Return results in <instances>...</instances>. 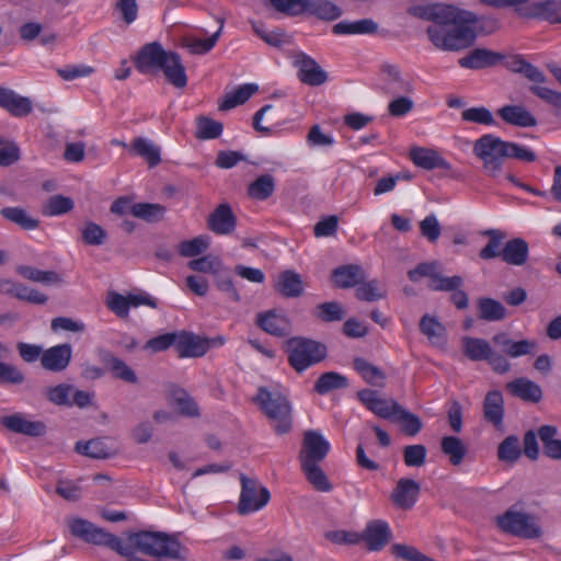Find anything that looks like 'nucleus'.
Instances as JSON below:
<instances>
[{
	"mask_svg": "<svg viewBox=\"0 0 561 561\" xmlns=\"http://www.w3.org/2000/svg\"><path fill=\"white\" fill-rule=\"evenodd\" d=\"M419 15L430 21L426 34L439 50L460 51L477 38L479 18L471 11L451 4H433L419 9Z\"/></svg>",
	"mask_w": 561,
	"mask_h": 561,
	"instance_id": "obj_1",
	"label": "nucleus"
},
{
	"mask_svg": "<svg viewBox=\"0 0 561 561\" xmlns=\"http://www.w3.org/2000/svg\"><path fill=\"white\" fill-rule=\"evenodd\" d=\"M127 542L124 546H129L135 558H139L136 551H139L149 557L156 558H170L175 560H183L181 556L182 546L172 536L161 531H127L125 533Z\"/></svg>",
	"mask_w": 561,
	"mask_h": 561,
	"instance_id": "obj_2",
	"label": "nucleus"
},
{
	"mask_svg": "<svg viewBox=\"0 0 561 561\" xmlns=\"http://www.w3.org/2000/svg\"><path fill=\"white\" fill-rule=\"evenodd\" d=\"M254 402L271 421L277 435H284L293 427V408L288 398L277 390L260 387Z\"/></svg>",
	"mask_w": 561,
	"mask_h": 561,
	"instance_id": "obj_3",
	"label": "nucleus"
},
{
	"mask_svg": "<svg viewBox=\"0 0 561 561\" xmlns=\"http://www.w3.org/2000/svg\"><path fill=\"white\" fill-rule=\"evenodd\" d=\"M473 153L482 160L484 172L496 178L507 158L506 141L492 134L483 135L474 141Z\"/></svg>",
	"mask_w": 561,
	"mask_h": 561,
	"instance_id": "obj_4",
	"label": "nucleus"
},
{
	"mask_svg": "<svg viewBox=\"0 0 561 561\" xmlns=\"http://www.w3.org/2000/svg\"><path fill=\"white\" fill-rule=\"evenodd\" d=\"M325 356L327 347L322 343L306 337H293L288 341V362L297 373L320 363Z\"/></svg>",
	"mask_w": 561,
	"mask_h": 561,
	"instance_id": "obj_5",
	"label": "nucleus"
},
{
	"mask_svg": "<svg viewBox=\"0 0 561 561\" xmlns=\"http://www.w3.org/2000/svg\"><path fill=\"white\" fill-rule=\"evenodd\" d=\"M496 525L502 531L520 538L534 539L542 535L531 515L512 508L496 517Z\"/></svg>",
	"mask_w": 561,
	"mask_h": 561,
	"instance_id": "obj_6",
	"label": "nucleus"
},
{
	"mask_svg": "<svg viewBox=\"0 0 561 561\" xmlns=\"http://www.w3.org/2000/svg\"><path fill=\"white\" fill-rule=\"evenodd\" d=\"M241 493L238 503V513L247 515L263 508L270 501V491L260 484L256 479L240 474Z\"/></svg>",
	"mask_w": 561,
	"mask_h": 561,
	"instance_id": "obj_7",
	"label": "nucleus"
},
{
	"mask_svg": "<svg viewBox=\"0 0 561 561\" xmlns=\"http://www.w3.org/2000/svg\"><path fill=\"white\" fill-rule=\"evenodd\" d=\"M330 451V443L321 433L308 430L304 433L302 447L299 453L301 465L319 463Z\"/></svg>",
	"mask_w": 561,
	"mask_h": 561,
	"instance_id": "obj_8",
	"label": "nucleus"
},
{
	"mask_svg": "<svg viewBox=\"0 0 561 561\" xmlns=\"http://www.w3.org/2000/svg\"><path fill=\"white\" fill-rule=\"evenodd\" d=\"M358 400L377 416L394 421L398 411L401 408L394 399L381 398L376 390L363 389L357 392Z\"/></svg>",
	"mask_w": 561,
	"mask_h": 561,
	"instance_id": "obj_9",
	"label": "nucleus"
},
{
	"mask_svg": "<svg viewBox=\"0 0 561 561\" xmlns=\"http://www.w3.org/2000/svg\"><path fill=\"white\" fill-rule=\"evenodd\" d=\"M170 53L164 50L158 42L146 44L135 58V67L144 75L156 73L161 69Z\"/></svg>",
	"mask_w": 561,
	"mask_h": 561,
	"instance_id": "obj_10",
	"label": "nucleus"
},
{
	"mask_svg": "<svg viewBox=\"0 0 561 561\" xmlns=\"http://www.w3.org/2000/svg\"><path fill=\"white\" fill-rule=\"evenodd\" d=\"M392 533L387 522L374 519L367 523L359 534V541H364L370 551H380L391 540Z\"/></svg>",
	"mask_w": 561,
	"mask_h": 561,
	"instance_id": "obj_11",
	"label": "nucleus"
},
{
	"mask_svg": "<svg viewBox=\"0 0 561 561\" xmlns=\"http://www.w3.org/2000/svg\"><path fill=\"white\" fill-rule=\"evenodd\" d=\"M0 424L9 432L30 437H39L46 433V425L42 421L27 420L21 412L2 416Z\"/></svg>",
	"mask_w": 561,
	"mask_h": 561,
	"instance_id": "obj_12",
	"label": "nucleus"
},
{
	"mask_svg": "<svg viewBox=\"0 0 561 561\" xmlns=\"http://www.w3.org/2000/svg\"><path fill=\"white\" fill-rule=\"evenodd\" d=\"M505 56L488 48H474L458 60L460 67L471 70L492 68L501 64Z\"/></svg>",
	"mask_w": 561,
	"mask_h": 561,
	"instance_id": "obj_13",
	"label": "nucleus"
},
{
	"mask_svg": "<svg viewBox=\"0 0 561 561\" xmlns=\"http://www.w3.org/2000/svg\"><path fill=\"white\" fill-rule=\"evenodd\" d=\"M295 66L298 68L299 80L308 85L318 87L328 80L327 72L319 64L306 54L296 56Z\"/></svg>",
	"mask_w": 561,
	"mask_h": 561,
	"instance_id": "obj_14",
	"label": "nucleus"
},
{
	"mask_svg": "<svg viewBox=\"0 0 561 561\" xmlns=\"http://www.w3.org/2000/svg\"><path fill=\"white\" fill-rule=\"evenodd\" d=\"M518 13L527 19H539L549 23H561V0H546L534 2L518 10Z\"/></svg>",
	"mask_w": 561,
	"mask_h": 561,
	"instance_id": "obj_15",
	"label": "nucleus"
},
{
	"mask_svg": "<svg viewBox=\"0 0 561 561\" xmlns=\"http://www.w3.org/2000/svg\"><path fill=\"white\" fill-rule=\"evenodd\" d=\"M98 356L113 378L133 385L138 382V378L134 369L123 359L116 357L112 352L100 348L98 350Z\"/></svg>",
	"mask_w": 561,
	"mask_h": 561,
	"instance_id": "obj_16",
	"label": "nucleus"
},
{
	"mask_svg": "<svg viewBox=\"0 0 561 561\" xmlns=\"http://www.w3.org/2000/svg\"><path fill=\"white\" fill-rule=\"evenodd\" d=\"M492 342L494 345L499 346L504 354L512 358L533 355L537 350V342L535 340L525 339L513 341L505 332L494 334Z\"/></svg>",
	"mask_w": 561,
	"mask_h": 561,
	"instance_id": "obj_17",
	"label": "nucleus"
},
{
	"mask_svg": "<svg viewBox=\"0 0 561 561\" xmlns=\"http://www.w3.org/2000/svg\"><path fill=\"white\" fill-rule=\"evenodd\" d=\"M383 76V91L390 95L411 94L414 92V85L411 80L402 76L400 69L390 64L381 66Z\"/></svg>",
	"mask_w": 561,
	"mask_h": 561,
	"instance_id": "obj_18",
	"label": "nucleus"
},
{
	"mask_svg": "<svg viewBox=\"0 0 561 561\" xmlns=\"http://www.w3.org/2000/svg\"><path fill=\"white\" fill-rule=\"evenodd\" d=\"M71 356V345L68 343L59 344L44 351L41 356V365L46 370L59 373L68 367Z\"/></svg>",
	"mask_w": 561,
	"mask_h": 561,
	"instance_id": "obj_19",
	"label": "nucleus"
},
{
	"mask_svg": "<svg viewBox=\"0 0 561 561\" xmlns=\"http://www.w3.org/2000/svg\"><path fill=\"white\" fill-rule=\"evenodd\" d=\"M420 490V484L416 481L402 478L398 481L390 499L397 507L408 511L416 503Z\"/></svg>",
	"mask_w": 561,
	"mask_h": 561,
	"instance_id": "obj_20",
	"label": "nucleus"
},
{
	"mask_svg": "<svg viewBox=\"0 0 561 561\" xmlns=\"http://www.w3.org/2000/svg\"><path fill=\"white\" fill-rule=\"evenodd\" d=\"M237 225L236 216L229 204L218 205L208 216L207 227L216 234H229Z\"/></svg>",
	"mask_w": 561,
	"mask_h": 561,
	"instance_id": "obj_21",
	"label": "nucleus"
},
{
	"mask_svg": "<svg viewBox=\"0 0 561 561\" xmlns=\"http://www.w3.org/2000/svg\"><path fill=\"white\" fill-rule=\"evenodd\" d=\"M256 324L266 333L274 336H286L290 333V323L285 314L274 310L261 312L256 316Z\"/></svg>",
	"mask_w": 561,
	"mask_h": 561,
	"instance_id": "obj_22",
	"label": "nucleus"
},
{
	"mask_svg": "<svg viewBox=\"0 0 561 561\" xmlns=\"http://www.w3.org/2000/svg\"><path fill=\"white\" fill-rule=\"evenodd\" d=\"M506 390L523 401L538 403L542 399V390L538 383L519 377L506 383Z\"/></svg>",
	"mask_w": 561,
	"mask_h": 561,
	"instance_id": "obj_23",
	"label": "nucleus"
},
{
	"mask_svg": "<svg viewBox=\"0 0 561 561\" xmlns=\"http://www.w3.org/2000/svg\"><path fill=\"white\" fill-rule=\"evenodd\" d=\"M0 107L7 110L13 116L22 117L32 112L33 103L28 98L0 87Z\"/></svg>",
	"mask_w": 561,
	"mask_h": 561,
	"instance_id": "obj_24",
	"label": "nucleus"
},
{
	"mask_svg": "<svg viewBox=\"0 0 561 561\" xmlns=\"http://www.w3.org/2000/svg\"><path fill=\"white\" fill-rule=\"evenodd\" d=\"M208 350V342L192 333L183 332L176 336L175 351L179 357H201Z\"/></svg>",
	"mask_w": 561,
	"mask_h": 561,
	"instance_id": "obj_25",
	"label": "nucleus"
},
{
	"mask_svg": "<svg viewBox=\"0 0 561 561\" xmlns=\"http://www.w3.org/2000/svg\"><path fill=\"white\" fill-rule=\"evenodd\" d=\"M160 70L173 87L178 89L186 87L187 76L179 54L171 51Z\"/></svg>",
	"mask_w": 561,
	"mask_h": 561,
	"instance_id": "obj_26",
	"label": "nucleus"
},
{
	"mask_svg": "<svg viewBox=\"0 0 561 561\" xmlns=\"http://www.w3.org/2000/svg\"><path fill=\"white\" fill-rule=\"evenodd\" d=\"M529 255V247L523 238H513L508 240L501 252L502 261L508 265L522 266Z\"/></svg>",
	"mask_w": 561,
	"mask_h": 561,
	"instance_id": "obj_27",
	"label": "nucleus"
},
{
	"mask_svg": "<svg viewBox=\"0 0 561 561\" xmlns=\"http://www.w3.org/2000/svg\"><path fill=\"white\" fill-rule=\"evenodd\" d=\"M497 115L507 124L518 127H534L536 117L523 105H505L497 110Z\"/></svg>",
	"mask_w": 561,
	"mask_h": 561,
	"instance_id": "obj_28",
	"label": "nucleus"
},
{
	"mask_svg": "<svg viewBox=\"0 0 561 561\" xmlns=\"http://www.w3.org/2000/svg\"><path fill=\"white\" fill-rule=\"evenodd\" d=\"M332 277L334 284L339 288H351L366 279V274L362 266L357 264H347L333 270Z\"/></svg>",
	"mask_w": 561,
	"mask_h": 561,
	"instance_id": "obj_29",
	"label": "nucleus"
},
{
	"mask_svg": "<svg viewBox=\"0 0 561 561\" xmlns=\"http://www.w3.org/2000/svg\"><path fill=\"white\" fill-rule=\"evenodd\" d=\"M483 415L485 421L500 427L504 417V400L500 391L493 390L485 394L483 400Z\"/></svg>",
	"mask_w": 561,
	"mask_h": 561,
	"instance_id": "obj_30",
	"label": "nucleus"
},
{
	"mask_svg": "<svg viewBox=\"0 0 561 561\" xmlns=\"http://www.w3.org/2000/svg\"><path fill=\"white\" fill-rule=\"evenodd\" d=\"M275 290L286 298H296L302 295L304 285L299 274L291 270L282 272L275 284Z\"/></svg>",
	"mask_w": 561,
	"mask_h": 561,
	"instance_id": "obj_31",
	"label": "nucleus"
},
{
	"mask_svg": "<svg viewBox=\"0 0 561 561\" xmlns=\"http://www.w3.org/2000/svg\"><path fill=\"white\" fill-rule=\"evenodd\" d=\"M378 24L373 19L357 21H341L333 25L332 32L336 35H366L376 34Z\"/></svg>",
	"mask_w": 561,
	"mask_h": 561,
	"instance_id": "obj_32",
	"label": "nucleus"
},
{
	"mask_svg": "<svg viewBox=\"0 0 561 561\" xmlns=\"http://www.w3.org/2000/svg\"><path fill=\"white\" fill-rule=\"evenodd\" d=\"M75 450L80 455L93 459H106L115 454L112 447L106 444L104 438H93L88 442H77Z\"/></svg>",
	"mask_w": 561,
	"mask_h": 561,
	"instance_id": "obj_33",
	"label": "nucleus"
},
{
	"mask_svg": "<svg viewBox=\"0 0 561 561\" xmlns=\"http://www.w3.org/2000/svg\"><path fill=\"white\" fill-rule=\"evenodd\" d=\"M505 67L512 72L523 75L537 84L543 83L547 80L545 73L539 68L525 60L520 55L513 56L512 60L505 64Z\"/></svg>",
	"mask_w": 561,
	"mask_h": 561,
	"instance_id": "obj_34",
	"label": "nucleus"
},
{
	"mask_svg": "<svg viewBox=\"0 0 561 561\" xmlns=\"http://www.w3.org/2000/svg\"><path fill=\"white\" fill-rule=\"evenodd\" d=\"M558 428L553 425H542L538 428V436L543 446L547 457L556 460L561 459V439L556 438Z\"/></svg>",
	"mask_w": 561,
	"mask_h": 561,
	"instance_id": "obj_35",
	"label": "nucleus"
},
{
	"mask_svg": "<svg viewBox=\"0 0 561 561\" xmlns=\"http://www.w3.org/2000/svg\"><path fill=\"white\" fill-rule=\"evenodd\" d=\"M478 317L481 320L495 322L506 318L505 307L497 300L489 297H481L477 300Z\"/></svg>",
	"mask_w": 561,
	"mask_h": 561,
	"instance_id": "obj_36",
	"label": "nucleus"
},
{
	"mask_svg": "<svg viewBox=\"0 0 561 561\" xmlns=\"http://www.w3.org/2000/svg\"><path fill=\"white\" fill-rule=\"evenodd\" d=\"M410 157L413 163L420 168L426 170H433L435 168H445V160L432 149L426 148H414L410 151Z\"/></svg>",
	"mask_w": 561,
	"mask_h": 561,
	"instance_id": "obj_37",
	"label": "nucleus"
},
{
	"mask_svg": "<svg viewBox=\"0 0 561 561\" xmlns=\"http://www.w3.org/2000/svg\"><path fill=\"white\" fill-rule=\"evenodd\" d=\"M305 12L327 21L336 20L342 14V10L329 0H307Z\"/></svg>",
	"mask_w": 561,
	"mask_h": 561,
	"instance_id": "obj_38",
	"label": "nucleus"
},
{
	"mask_svg": "<svg viewBox=\"0 0 561 561\" xmlns=\"http://www.w3.org/2000/svg\"><path fill=\"white\" fill-rule=\"evenodd\" d=\"M16 272L28 280L44 285H57L62 283L61 276L54 271H42L30 265H20Z\"/></svg>",
	"mask_w": 561,
	"mask_h": 561,
	"instance_id": "obj_39",
	"label": "nucleus"
},
{
	"mask_svg": "<svg viewBox=\"0 0 561 561\" xmlns=\"http://www.w3.org/2000/svg\"><path fill=\"white\" fill-rule=\"evenodd\" d=\"M440 449L453 466H459L467 455L466 445L456 436H444L440 440Z\"/></svg>",
	"mask_w": 561,
	"mask_h": 561,
	"instance_id": "obj_40",
	"label": "nucleus"
},
{
	"mask_svg": "<svg viewBox=\"0 0 561 561\" xmlns=\"http://www.w3.org/2000/svg\"><path fill=\"white\" fill-rule=\"evenodd\" d=\"M167 208L160 204L136 203L130 207V214L147 222H158L164 218Z\"/></svg>",
	"mask_w": 561,
	"mask_h": 561,
	"instance_id": "obj_41",
	"label": "nucleus"
},
{
	"mask_svg": "<svg viewBox=\"0 0 561 561\" xmlns=\"http://www.w3.org/2000/svg\"><path fill=\"white\" fill-rule=\"evenodd\" d=\"M462 344L465 355L474 362L486 360L492 350L491 344L480 337L466 336L462 339Z\"/></svg>",
	"mask_w": 561,
	"mask_h": 561,
	"instance_id": "obj_42",
	"label": "nucleus"
},
{
	"mask_svg": "<svg viewBox=\"0 0 561 561\" xmlns=\"http://www.w3.org/2000/svg\"><path fill=\"white\" fill-rule=\"evenodd\" d=\"M257 85L254 83H247L238 87L233 92L226 94L222 102L219 104L220 111H228L237 105L247 102L256 91Z\"/></svg>",
	"mask_w": 561,
	"mask_h": 561,
	"instance_id": "obj_43",
	"label": "nucleus"
},
{
	"mask_svg": "<svg viewBox=\"0 0 561 561\" xmlns=\"http://www.w3.org/2000/svg\"><path fill=\"white\" fill-rule=\"evenodd\" d=\"M7 351V346L0 342V355ZM25 380L24 373L15 365L0 360V386H20Z\"/></svg>",
	"mask_w": 561,
	"mask_h": 561,
	"instance_id": "obj_44",
	"label": "nucleus"
},
{
	"mask_svg": "<svg viewBox=\"0 0 561 561\" xmlns=\"http://www.w3.org/2000/svg\"><path fill=\"white\" fill-rule=\"evenodd\" d=\"M275 191V179L271 174H262L248 186V194L252 199L265 201Z\"/></svg>",
	"mask_w": 561,
	"mask_h": 561,
	"instance_id": "obj_45",
	"label": "nucleus"
},
{
	"mask_svg": "<svg viewBox=\"0 0 561 561\" xmlns=\"http://www.w3.org/2000/svg\"><path fill=\"white\" fill-rule=\"evenodd\" d=\"M1 216L18 225L24 230L36 229L39 221L36 218L31 217L27 211L21 207H4L0 210Z\"/></svg>",
	"mask_w": 561,
	"mask_h": 561,
	"instance_id": "obj_46",
	"label": "nucleus"
},
{
	"mask_svg": "<svg viewBox=\"0 0 561 561\" xmlns=\"http://www.w3.org/2000/svg\"><path fill=\"white\" fill-rule=\"evenodd\" d=\"M348 386L347 378L335 371L322 374L314 383V391L319 394H327L336 389H343Z\"/></svg>",
	"mask_w": 561,
	"mask_h": 561,
	"instance_id": "obj_47",
	"label": "nucleus"
},
{
	"mask_svg": "<svg viewBox=\"0 0 561 561\" xmlns=\"http://www.w3.org/2000/svg\"><path fill=\"white\" fill-rule=\"evenodd\" d=\"M308 482L319 492H330L332 484L318 463L301 465Z\"/></svg>",
	"mask_w": 561,
	"mask_h": 561,
	"instance_id": "obj_48",
	"label": "nucleus"
},
{
	"mask_svg": "<svg viewBox=\"0 0 561 561\" xmlns=\"http://www.w3.org/2000/svg\"><path fill=\"white\" fill-rule=\"evenodd\" d=\"M419 327L420 331L432 343H438L445 337L446 329L436 317L424 314L420 320Z\"/></svg>",
	"mask_w": 561,
	"mask_h": 561,
	"instance_id": "obj_49",
	"label": "nucleus"
},
{
	"mask_svg": "<svg viewBox=\"0 0 561 561\" xmlns=\"http://www.w3.org/2000/svg\"><path fill=\"white\" fill-rule=\"evenodd\" d=\"M353 366L367 383L381 386V381L385 379V374L377 366H374L362 357H356L353 362Z\"/></svg>",
	"mask_w": 561,
	"mask_h": 561,
	"instance_id": "obj_50",
	"label": "nucleus"
},
{
	"mask_svg": "<svg viewBox=\"0 0 561 561\" xmlns=\"http://www.w3.org/2000/svg\"><path fill=\"white\" fill-rule=\"evenodd\" d=\"M131 147L135 153L146 159L150 167H156L160 163V149L151 141L138 137L133 140Z\"/></svg>",
	"mask_w": 561,
	"mask_h": 561,
	"instance_id": "obj_51",
	"label": "nucleus"
},
{
	"mask_svg": "<svg viewBox=\"0 0 561 561\" xmlns=\"http://www.w3.org/2000/svg\"><path fill=\"white\" fill-rule=\"evenodd\" d=\"M482 234L488 236L490 239L486 245L481 249L479 253L480 257L483 260H491L501 256L502 250H500V248L506 234L499 229H489L483 231Z\"/></svg>",
	"mask_w": 561,
	"mask_h": 561,
	"instance_id": "obj_52",
	"label": "nucleus"
},
{
	"mask_svg": "<svg viewBox=\"0 0 561 561\" xmlns=\"http://www.w3.org/2000/svg\"><path fill=\"white\" fill-rule=\"evenodd\" d=\"M224 126L220 122L211 119L207 116H199L196 119V133L197 139H216L222 133Z\"/></svg>",
	"mask_w": 561,
	"mask_h": 561,
	"instance_id": "obj_53",
	"label": "nucleus"
},
{
	"mask_svg": "<svg viewBox=\"0 0 561 561\" xmlns=\"http://www.w3.org/2000/svg\"><path fill=\"white\" fill-rule=\"evenodd\" d=\"M357 299L363 301H377L386 297V291L380 287L377 279L362 280L355 290Z\"/></svg>",
	"mask_w": 561,
	"mask_h": 561,
	"instance_id": "obj_54",
	"label": "nucleus"
},
{
	"mask_svg": "<svg viewBox=\"0 0 561 561\" xmlns=\"http://www.w3.org/2000/svg\"><path fill=\"white\" fill-rule=\"evenodd\" d=\"M393 422H398L401 426V431L408 436H415L423 426L421 419L416 414L405 410L402 405Z\"/></svg>",
	"mask_w": 561,
	"mask_h": 561,
	"instance_id": "obj_55",
	"label": "nucleus"
},
{
	"mask_svg": "<svg viewBox=\"0 0 561 561\" xmlns=\"http://www.w3.org/2000/svg\"><path fill=\"white\" fill-rule=\"evenodd\" d=\"M522 455L519 439L514 436H507L497 448V457L502 461L515 462Z\"/></svg>",
	"mask_w": 561,
	"mask_h": 561,
	"instance_id": "obj_56",
	"label": "nucleus"
},
{
	"mask_svg": "<svg viewBox=\"0 0 561 561\" xmlns=\"http://www.w3.org/2000/svg\"><path fill=\"white\" fill-rule=\"evenodd\" d=\"M218 22L220 23V27L210 37L205 38V39H201V38H186L185 39L184 45L190 50V53L205 54V53L209 51L215 46V44L217 43V41L220 36L222 25H224V20L220 19V20H218Z\"/></svg>",
	"mask_w": 561,
	"mask_h": 561,
	"instance_id": "obj_57",
	"label": "nucleus"
},
{
	"mask_svg": "<svg viewBox=\"0 0 561 561\" xmlns=\"http://www.w3.org/2000/svg\"><path fill=\"white\" fill-rule=\"evenodd\" d=\"M73 208V201L62 195L51 196L43 206L42 213L45 216H58L70 211Z\"/></svg>",
	"mask_w": 561,
	"mask_h": 561,
	"instance_id": "obj_58",
	"label": "nucleus"
},
{
	"mask_svg": "<svg viewBox=\"0 0 561 561\" xmlns=\"http://www.w3.org/2000/svg\"><path fill=\"white\" fill-rule=\"evenodd\" d=\"M529 91L541 101L553 106L557 115L561 117V92L537 84L530 85Z\"/></svg>",
	"mask_w": 561,
	"mask_h": 561,
	"instance_id": "obj_59",
	"label": "nucleus"
},
{
	"mask_svg": "<svg viewBox=\"0 0 561 561\" xmlns=\"http://www.w3.org/2000/svg\"><path fill=\"white\" fill-rule=\"evenodd\" d=\"M403 461L408 467H422L426 461V447L421 444L409 445L403 448Z\"/></svg>",
	"mask_w": 561,
	"mask_h": 561,
	"instance_id": "obj_60",
	"label": "nucleus"
},
{
	"mask_svg": "<svg viewBox=\"0 0 561 561\" xmlns=\"http://www.w3.org/2000/svg\"><path fill=\"white\" fill-rule=\"evenodd\" d=\"M73 390L71 385L60 383L46 389L48 401L56 405L71 407L70 393Z\"/></svg>",
	"mask_w": 561,
	"mask_h": 561,
	"instance_id": "obj_61",
	"label": "nucleus"
},
{
	"mask_svg": "<svg viewBox=\"0 0 561 561\" xmlns=\"http://www.w3.org/2000/svg\"><path fill=\"white\" fill-rule=\"evenodd\" d=\"M208 245V239L199 236L192 240L181 242L179 253L184 257H194L207 250Z\"/></svg>",
	"mask_w": 561,
	"mask_h": 561,
	"instance_id": "obj_62",
	"label": "nucleus"
},
{
	"mask_svg": "<svg viewBox=\"0 0 561 561\" xmlns=\"http://www.w3.org/2000/svg\"><path fill=\"white\" fill-rule=\"evenodd\" d=\"M317 317L324 322L340 321L344 318V311L339 302L329 301L317 307Z\"/></svg>",
	"mask_w": 561,
	"mask_h": 561,
	"instance_id": "obj_63",
	"label": "nucleus"
},
{
	"mask_svg": "<svg viewBox=\"0 0 561 561\" xmlns=\"http://www.w3.org/2000/svg\"><path fill=\"white\" fill-rule=\"evenodd\" d=\"M253 32L266 44L273 47H279L284 43V32L280 28H275L273 31L265 30L262 23L253 22L252 23Z\"/></svg>",
	"mask_w": 561,
	"mask_h": 561,
	"instance_id": "obj_64",
	"label": "nucleus"
}]
</instances>
